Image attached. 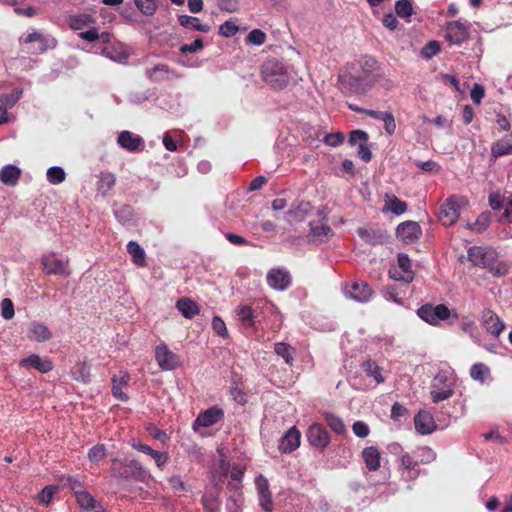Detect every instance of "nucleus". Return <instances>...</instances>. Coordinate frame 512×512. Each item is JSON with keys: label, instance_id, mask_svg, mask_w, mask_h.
Segmentation results:
<instances>
[{"label": "nucleus", "instance_id": "obj_1", "mask_svg": "<svg viewBox=\"0 0 512 512\" xmlns=\"http://www.w3.org/2000/svg\"><path fill=\"white\" fill-rule=\"evenodd\" d=\"M111 473L115 478L123 480H135L142 483H148L152 480V475L137 460H127L114 458L111 462Z\"/></svg>", "mask_w": 512, "mask_h": 512}, {"label": "nucleus", "instance_id": "obj_2", "mask_svg": "<svg viewBox=\"0 0 512 512\" xmlns=\"http://www.w3.org/2000/svg\"><path fill=\"white\" fill-rule=\"evenodd\" d=\"M261 74L263 80L274 90H283L290 80L287 67L275 58L263 63Z\"/></svg>", "mask_w": 512, "mask_h": 512}, {"label": "nucleus", "instance_id": "obj_3", "mask_svg": "<svg viewBox=\"0 0 512 512\" xmlns=\"http://www.w3.org/2000/svg\"><path fill=\"white\" fill-rule=\"evenodd\" d=\"M342 86L351 94H365L378 81V77H370L362 71L347 72L339 76Z\"/></svg>", "mask_w": 512, "mask_h": 512}, {"label": "nucleus", "instance_id": "obj_4", "mask_svg": "<svg viewBox=\"0 0 512 512\" xmlns=\"http://www.w3.org/2000/svg\"><path fill=\"white\" fill-rule=\"evenodd\" d=\"M468 260L474 265L488 269L494 275H503L506 272L504 266L495 265V253L480 246L470 247L468 250Z\"/></svg>", "mask_w": 512, "mask_h": 512}, {"label": "nucleus", "instance_id": "obj_5", "mask_svg": "<svg viewBox=\"0 0 512 512\" xmlns=\"http://www.w3.org/2000/svg\"><path fill=\"white\" fill-rule=\"evenodd\" d=\"M455 378L447 371H440L434 377L431 384V399L434 403H439L449 399L454 395Z\"/></svg>", "mask_w": 512, "mask_h": 512}, {"label": "nucleus", "instance_id": "obj_6", "mask_svg": "<svg viewBox=\"0 0 512 512\" xmlns=\"http://www.w3.org/2000/svg\"><path fill=\"white\" fill-rule=\"evenodd\" d=\"M417 315L425 322L436 326L440 321L449 319L451 311L444 304L433 305L427 303L417 310Z\"/></svg>", "mask_w": 512, "mask_h": 512}, {"label": "nucleus", "instance_id": "obj_7", "mask_svg": "<svg viewBox=\"0 0 512 512\" xmlns=\"http://www.w3.org/2000/svg\"><path fill=\"white\" fill-rule=\"evenodd\" d=\"M41 265L44 273L47 275L69 276L71 274L69 260L59 258L55 253L43 255L41 258Z\"/></svg>", "mask_w": 512, "mask_h": 512}, {"label": "nucleus", "instance_id": "obj_8", "mask_svg": "<svg viewBox=\"0 0 512 512\" xmlns=\"http://www.w3.org/2000/svg\"><path fill=\"white\" fill-rule=\"evenodd\" d=\"M460 198L457 196L449 197L440 207L439 220L443 225L450 226L454 224L460 216Z\"/></svg>", "mask_w": 512, "mask_h": 512}, {"label": "nucleus", "instance_id": "obj_9", "mask_svg": "<svg viewBox=\"0 0 512 512\" xmlns=\"http://www.w3.org/2000/svg\"><path fill=\"white\" fill-rule=\"evenodd\" d=\"M343 292L347 298L353 299L360 303H366L370 301L373 295L372 288L367 283L362 281H355L351 284H346Z\"/></svg>", "mask_w": 512, "mask_h": 512}, {"label": "nucleus", "instance_id": "obj_10", "mask_svg": "<svg viewBox=\"0 0 512 512\" xmlns=\"http://www.w3.org/2000/svg\"><path fill=\"white\" fill-rule=\"evenodd\" d=\"M469 37L468 27L460 21H450L445 28V39L454 45H461Z\"/></svg>", "mask_w": 512, "mask_h": 512}, {"label": "nucleus", "instance_id": "obj_11", "mask_svg": "<svg viewBox=\"0 0 512 512\" xmlns=\"http://www.w3.org/2000/svg\"><path fill=\"white\" fill-rule=\"evenodd\" d=\"M306 435L310 445L317 449L324 450L330 443V435L322 424L309 426Z\"/></svg>", "mask_w": 512, "mask_h": 512}, {"label": "nucleus", "instance_id": "obj_12", "mask_svg": "<svg viewBox=\"0 0 512 512\" xmlns=\"http://www.w3.org/2000/svg\"><path fill=\"white\" fill-rule=\"evenodd\" d=\"M155 359L162 370H174L180 365L179 357L166 344L156 347Z\"/></svg>", "mask_w": 512, "mask_h": 512}, {"label": "nucleus", "instance_id": "obj_13", "mask_svg": "<svg viewBox=\"0 0 512 512\" xmlns=\"http://www.w3.org/2000/svg\"><path fill=\"white\" fill-rule=\"evenodd\" d=\"M396 233L405 244H413L420 239L422 229L417 222L406 221L398 225Z\"/></svg>", "mask_w": 512, "mask_h": 512}, {"label": "nucleus", "instance_id": "obj_14", "mask_svg": "<svg viewBox=\"0 0 512 512\" xmlns=\"http://www.w3.org/2000/svg\"><path fill=\"white\" fill-rule=\"evenodd\" d=\"M223 416L224 411L221 408L212 406L199 413L193 422V429L197 431L199 427H211L218 423L223 418Z\"/></svg>", "mask_w": 512, "mask_h": 512}, {"label": "nucleus", "instance_id": "obj_15", "mask_svg": "<svg viewBox=\"0 0 512 512\" xmlns=\"http://www.w3.org/2000/svg\"><path fill=\"white\" fill-rule=\"evenodd\" d=\"M481 323L488 333L496 337H498L505 329L504 322L493 310L489 308L482 311Z\"/></svg>", "mask_w": 512, "mask_h": 512}, {"label": "nucleus", "instance_id": "obj_16", "mask_svg": "<svg viewBox=\"0 0 512 512\" xmlns=\"http://www.w3.org/2000/svg\"><path fill=\"white\" fill-rule=\"evenodd\" d=\"M267 283L277 290H285L291 284L290 273L285 268H273L267 273Z\"/></svg>", "mask_w": 512, "mask_h": 512}, {"label": "nucleus", "instance_id": "obj_17", "mask_svg": "<svg viewBox=\"0 0 512 512\" xmlns=\"http://www.w3.org/2000/svg\"><path fill=\"white\" fill-rule=\"evenodd\" d=\"M19 366L25 369H36L40 373H48L53 369V362L45 357L41 358L38 354H30L19 362Z\"/></svg>", "mask_w": 512, "mask_h": 512}, {"label": "nucleus", "instance_id": "obj_18", "mask_svg": "<svg viewBox=\"0 0 512 512\" xmlns=\"http://www.w3.org/2000/svg\"><path fill=\"white\" fill-rule=\"evenodd\" d=\"M301 433L294 426L280 439L278 449L282 453H292L300 446Z\"/></svg>", "mask_w": 512, "mask_h": 512}, {"label": "nucleus", "instance_id": "obj_19", "mask_svg": "<svg viewBox=\"0 0 512 512\" xmlns=\"http://www.w3.org/2000/svg\"><path fill=\"white\" fill-rule=\"evenodd\" d=\"M117 143L129 152L140 151L144 147L143 139L130 131H122L117 138Z\"/></svg>", "mask_w": 512, "mask_h": 512}, {"label": "nucleus", "instance_id": "obj_20", "mask_svg": "<svg viewBox=\"0 0 512 512\" xmlns=\"http://www.w3.org/2000/svg\"><path fill=\"white\" fill-rule=\"evenodd\" d=\"M53 337L51 330L43 323L33 321L28 328L27 338L30 341L43 343L49 341Z\"/></svg>", "mask_w": 512, "mask_h": 512}, {"label": "nucleus", "instance_id": "obj_21", "mask_svg": "<svg viewBox=\"0 0 512 512\" xmlns=\"http://www.w3.org/2000/svg\"><path fill=\"white\" fill-rule=\"evenodd\" d=\"M236 315L243 327L254 328L259 317L258 307L253 308L250 305H241L236 309Z\"/></svg>", "mask_w": 512, "mask_h": 512}, {"label": "nucleus", "instance_id": "obj_22", "mask_svg": "<svg viewBox=\"0 0 512 512\" xmlns=\"http://www.w3.org/2000/svg\"><path fill=\"white\" fill-rule=\"evenodd\" d=\"M97 19L94 15L88 13H77L68 16L67 23L72 30H83L95 25Z\"/></svg>", "mask_w": 512, "mask_h": 512}, {"label": "nucleus", "instance_id": "obj_23", "mask_svg": "<svg viewBox=\"0 0 512 512\" xmlns=\"http://www.w3.org/2000/svg\"><path fill=\"white\" fill-rule=\"evenodd\" d=\"M130 381V375L127 372L120 371L117 375L112 377V395L123 401H128L129 397L122 391V387L126 386Z\"/></svg>", "mask_w": 512, "mask_h": 512}, {"label": "nucleus", "instance_id": "obj_24", "mask_svg": "<svg viewBox=\"0 0 512 512\" xmlns=\"http://www.w3.org/2000/svg\"><path fill=\"white\" fill-rule=\"evenodd\" d=\"M362 458L366 468L371 471H377L381 466V452L375 446H368L362 451Z\"/></svg>", "mask_w": 512, "mask_h": 512}, {"label": "nucleus", "instance_id": "obj_25", "mask_svg": "<svg viewBox=\"0 0 512 512\" xmlns=\"http://www.w3.org/2000/svg\"><path fill=\"white\" fill-rule=\"evenodd\" d=\"M415 429L417 432L425 435L435 430L433 416L427 411H420L414 418Z\"/></svg>", "mask_w": 512, "mask_h": 512}, {"label": "nucleus", "instance_id": "obj_26", "mask_svg": "<svg viewBox=\"0 0 512 512\" xmlns=\"http://www.w3.org/2000/svg\"><path fill=\"white\" fill-rule=\"evenodd\" d=\"M512 154V134L505 135L491 145V155L499 158Z\"/></svg>", "mask_w": 512, "mask_h": 512}, {"label": "nucleus", "instance_id": "obj_27", "mask_svg": "<svg viewBox=\"0 0 512 512\" xmlns=\"http://www.w3.org/2000/svg\"><path fill=\"white\" fill-rule=\"evenodd\" d=\"M398 266L404 272L403 276H397L396 272L390 271V277L395 280H403L406 283H409L413 280V273L411 271V261L407 254L400 253L397 258Z\"/></svg>", "mask_w": 512, "mask_h": 512}, {"label": "nucleus", "instance_id": "obj_28", "mask_svg": "<svg viewBox=\"0 0 512 512\" xmlns=\"http://www.w3.org/2000/svg\"><path fill=\"white\" fill-rule=\"evenodd\" d=\"M176 308L186 319H192L200 313L197 303L190 298H181L176 302Z\"/></svg>", "mask_w": 512, "mask_h": 512}, {"label": "nucleus", "instance_id": "obj_29", "mask_svg": "<svg viewBox=\"0 0 512 512\" xmlns=\"http://www.w3.org/2000/svg\"><path fill=\"white\" fill-rule=\"evenodd\" d=\"M21 171L17 166L6 165L0 171V180L3 184L15 186L20 178Z\"/></svg>", "mask_w": 512, "mask_h": 512}, {"label": "nucleus", "instance_id": "obj_30", "mask_svg": "<svg viewBox=\"0 0 512 512\" xmlns=\"http://www.w3.org/2000/svg\"><path fill=\"white\" fill-rule=\"evenodd\" d=\"M75 496L77 503L82 509V512H87V510L100 507V504L96 501V499L85 490L75 491Z\"/></svg>", "mask_w": 512, "mask_h": 512}, {"label": "nucleus", "instance_id": "obj_31", "mask_svg": "<svg viewBox=\"0 0 512 512\" xmlns=\"http://www.w3.org/2000/svg\"><path fill=\"white\" fill-rule=\"evenodd\" d=\"M178 21L180 25L185 28L200 31L203 33H208L211 29L210 25L200 23L199 18L193 16L180 15Z\"/></svg>", "mask_w": 512, "mask_h": 512}, {"label": "nucleus", "instance_id": "obj_32", "mask_svg": "<svg viewBox=\"0 0 512 512\" xmlns=\"http://www.w3.org/2000/svg\"><path fill=\"white\" fill-rule=\"evenodd\" d=\"M361 367L366 375L373 378L377 384L383 383L385 381L382 375V368L375 361H364Z\"/></svg>", "mask_w": 512, "mask_h": 512}, {"label": "nucleus", "instance_id": "obj_33", "mask_svg": "<svg viewBox=\"0 0 512 512\" xmlns=\"http://www.w3.org/2000/svg\"><path fill=\"white\" fill-rule=\"evenodd\" d=\"M145 74L153 82H162L168 79L169 67L166 64H157L147 68Z\"/></svg>", "mask_w": 512, "mask_h": 512}, {"label": "nucleus", "instance_id": "obj_34", "mask_svg": "<svg viewBox=\"0 0 512 512\" xmlns=\"http://www.w3.org/2000/svg\"><path fill=\"white\" fill-rule=\"evenodd\" d=\"M127 251L132 256L134 264L140 267L146 266V258L144 249L135 241L127 244Z\"/></svg>", "mask_w": 512, "mask_h": 512}, {"label": "nucleus", "instance_id": "obj_35", "mask_svg": "<svg viewBox=\"0 0 512 512\" xmlns=\"http://www.w3.org/2000/svg\"><path fill=\"white\" fill-rule=\"evenodd\" d=\"M116 183V177L111 172H102L99 175V180L97 183V190L102 194V196H105L115 185Z\"/></svg>", "mask_w": 512, "mask_h": 512}, {"label": "nucleus", "instance_id": "obj_36", "mask_svg": "<svg viewBox=\"0 0 512 512\" xmlns=\"http://www.w3.org/2000/svg\"><path fill=\"white\" fill-rule=\"evenodd\" d=\"M324 419L329 428L336 434L344 435L347 432L346 426L339 416L327 412L324 414Z\"/></svg>", "mask_w": 512, "mask_h": 512}, {"label": "nucleus", "instance_id": "obj_37", "mask_svg": "<svg viewBox=\"0 0 512 512\" xmlns=\"http://www.w3.org/2000/svg\"><path fill=\"white\" fill-rule=\"evenodd\" d=\"M274 352L278 356L282 357L286 364H288L289 366L293 365V363H294V357H293L294 348L290 344L284 343V342H277L274 345Z\"/></svg>", "mask_w": 512, "mask_h": 512}, {"label": "nucleus", "instance_id": "obj_38", "mask_svg": "<svg viewBox=\"0 0 512 512\" xmlns=\"http://www.w3.org/2000/svg\"><path fill=\"white\" fill-rule=\"evenodd\" d=\"M385 209L396 215H401L407 210V203L397 198L395 195H386Z\"/></svg>", "mask_w": 512, "mask_h": 512}, {"label": "nucleus", "instance_id": "obj_39", "mask_svg": "<svg viewBox=\"0 0 512 512\" xmlns=\"http://www.w3.org/2000/svg\"><path fill=\"white\" fill-rule=\"evenodd\" d=\"M71 374L77 382L88 383L90 381V367L85 361L77 363L73 367Z\"/></svg>", "mask_w": 512, "mask_h": 512}, {"label": "nucleus", "instance_id": "obj_40", "mask_svg": "<svg viewBox=\"0 0 512 512\" xmlns=\"http://www.w3.org/2000/svg\"><path fill=\"white\" fill-rule=\"evenodd\" d=\"M401 466L409 473V478L414 479L419 475V463L411 455L405 453L400 458Z\"/></svg>", "mask_w": 512, "mask_h": 512}, {"label": "nucleus", "instance_id": "obj_41", "mask_svg": "<svg viewBox=\"0 0 512 512\" xmlns=\"http://www.w3.org/2000/svg\"><path fill=\"white\" fill-rule=\"evenodd\" d=\"M360 69L370 77H377L375 72L379 69V62L372 56H363L360 61Z\"/></svg>", "mask_w": 512, "mask_h": 512}, {"label": "nucleus", "instance_id": "obj_42", "mask_svg": "<svg viewBox=\"0 0 512 512\" xmlns=\"http://www.w3.org/2000/svg\"><path fill=\"white\" fill-rule=\"evenodd\" d=\"M500 221L506 225L502 231L503 237L505 239L512 238V201L506 205Z\"/></svg>", "mask_w": 512, "mask_h": 512}, {"label": "nucleus", "instance_id": "obj_43", "mask_svg": "<svg viewBox=\"0 0 512 512\" xmlns=\"http://www.w3.org/2000/svg\"><path fill=\"white\" fill-rule=\"evenodd\" d=\"M134 4L145 16H153L158 9L157 0H134Z\"/></svg>", "mask_w": 512, "mask_h": 512}, {"label": "nucleus", "instance_id": "obj_44", "mask_svg": "<svg viewBox=\"0 0 512 512\" xmlns=\"http://www.w3.org/2000/svg\"><path fill=\"white\" fill-rule=\"evenodd\" d=\"M395 12L400 18H408L414 14L412 2L410 0H398L395 3Z\"/></svg>", "mask_w": 512, "mask_h": 512}, {"label": "nucleus", "instance_id": "obj_45", "mask_svg": "<svg viewBox=\"0 0 512 512\" xmlns=\"http://www.w3.org/2000/svg\"><path fill=\"white\" fill-rule=\"evenodd\" d=\"M490 375V369L483 363H476L470 369L472 379L483 382Z\"/></svg>", "mask_w": 512, "mask_h": 512}, {"label": "nucleus", "instance_id": "obj_46", "mask_svg": "<svg viewBox=\"0 0 512 512\" xmlns=\"http://www.w3.org/2000/svg\"><path fill=\"white\" fill-rule=\"evenodd\" d=\"M47 179L51 184H60L66 178L65 171L59 166L50 167L46 173Z\"/></svg>", "mask_w": 512, "mask_h": 512}, {"label": "nucleus", "instance_id": "obj_47", "mask_svg": "<svg viewBox=\"0 0 512 512\" xmlns=\"http://www.w3.org/2000/svg\"><path fill=\"white\" fill-rule=\"evenodd\" d=\"M311 210V205L309 202H301L298 205L294 206L288 211V214L294 219L300 221L304 219V217Z\"/></svg>", "mask_w": 512, "mask_h": 512}, {"label": "nucleus", "instance_id": "obj_48", "mask_svg": "<svg viewBox=\"0 0 512 512\" xmlns=\"http://www.w3.org/2000/svg\"><path fill=\"white\" fill-rule=\"evenodd\" d=\"M106 457V448L103 444H97L89 449L88 459L92 463H98Z\"/></svg>", "mask_w": 512, "mask_h": 512}, {"label": "nucleus", "instance_id": "obj_49", "mask_svg": "<svg viewBox=\"0 0 512 512\" xmlns=\"http://www.w3.org/2000/svg\"><path fill=\"white\" fill-rule=\"evenodd\" d=\"M22 90H15L10 94H1L0 99L2 100L4 106L8 110V108L13 107L21 98Z\"/></svg>", "mask_w": 512, "mask_h": 512}, {"label": "nucleus", "instance_id": "obj_50", "mask_svg": "<svg viewBox=\"0 0 512 512\" xmlns=\"http://www.w3.org/2000/svg\"><path fill=\"white\" fill-rule=\"evenodd\" d=\"M369 139L368 134L363 130H353L349 134L348 142L350 145L354 146L358 144V146L364 142H367Z\"/></svg>", "mask_w": 512, "mask_h": 512}, {"label": "nucleus", "instance_id": "obj_51", "mask_svg": "<svg viewBox=\"0 0 512 512\" xmlns=\"http://www.w3.org/2000/svg\"><path fill=\"white\" fill-rule=\"evenodd\" d=\"M415 165L420 168L421 170L425 171V172H430V173H439L440 170H441V166L433 161V160H428V161H415Z\"/></svg>", "mask_w": 512, "mask_h": 512}, {"label": "nucleus", "instance_id": "obj_52", "mask_svg": "<svg viewBox=\"0 0 512 512\" xmlns=\"http://www.w3.org/2000/svg\"><path fill=\"white\" fill-rule=\"evenodd\" d=\"M57 490L58 488L52 485L44 487L38 496L40 503L48 505Z\"/></svg>", "mask_w": 512, "mask_h": 512}, {"label": "nucleus", "instance_id": "obj_53", "mask_svg": "<svg viewBox=\"0 0 512 512\" xmlns=\"http://www.w3.org/2000/svg\"><path fill=\"white\" fill-rule=\"evenodd\" d=\"M352 431L359 438H366L370 434V428L364 421L354 422Z\"/></svg>", "mask_w": 512, "mask_h": 512}, {"label": "nucleus", "instance_id": "obj_54", "mask_svg": "<svg viewBox=\"0 0 512 512\" xmlns=\"http://www.w3.org/2000/svg\"><path fill=\"white\" fill-rule=\"evenodd\" d=\"M247 42L254 45H262L266 40V34L259 30H252L247 36Z\"/></svg>", "mask_w": 512, "mask_h": 512}, {"label": "nucleus", "instance_id": "obj_55", "mask_svg": "<svg viewBox=\"0 0 512 512\" xmlns=\"http://www.w3.org/2000/svg\"><path fill=\"white\" fill-rule=\"evenodd\" d=\"M345 136L342 132L329 133L324 138V143L331 147L339 146L344 142Z\"/></svg>", "mask_w": 512, "mask_h": 512}, {"label": "nucleus", "instance_id": "obj_56", "mask_svg": "<svg viewBox=\"0 0 512 512\" xmlns=\"http://www.w3.org/2000/svg\"><path fill=\"white\" fill-rule=\"evenodd\" d=\"M1 313L6 320H10L14 317V305L9 298H5L1 301Z\"/></svg>", "mask_w": 512, "mask_h": 512}, {"label": "nucleus", "instance_id": "obj_57", "mask_svg": "<svg viewBox=\"0 0 512 512\" xmlns=\"http://www.w3.org/2000/svg\"><path fill=\"white\" fill-rule=\"evenodd\" d=\"M204 46L202 38L198 37L191 44H183L180 46L179 50L181 53H195L198 50L202 49Z\"/></svg>", "mask_w": 512, "mask_h": 512}, {"label": "nucleus", "instance_id": "obj_58", "mask_svg": "<svg viewBox=\"0 0 512 512\" xmlns=\"http://www.w3.org/2000/svg\"><path fill=\"white\" fill-rule=\"evenodd\" d=\"M213 330L221 337L225 338L228 336V331L225 322L219 316H215L212 319Z\"/></svg>", "mask_w": 512, "mask_h": 512}, {"label": "nucleus", "instance_id": "obj_59", "mask_svg": "<svg viewBox=\"0 0 512 512\" xmlns=\"http://www.w3.org/2000/svg\"><path fill=\"white\" fill-rule=\"evenodd\" d=\"M311 233L313 236H316L319 238H321V237L328 238L333 234L332 229L327 224L311 226Z\"/></svg>", "mask_w": 512, "mask_h": 512}, {"label": "nucleus", "instance_id": "obj_60", "mask_svg": "<svg viewBox=\"0 0 512 512\" xmlns=\"http://www.w3.org/2000/svg\"><path fill=\"white\" fill-rule=\"evenodd\" d=\"M238 31V27L231 21H226L219 28V34L224 37L234 36Z\"/></svg>", "mask_w": 512, "mask_h": 512}, {"label": "nucleus", "instance_id": "obj_61", "mask_svg": "<svg viewBox=\"0 0 512 512\" xmlns=\"http://www.w3.org/2000/svg\"><path fill=\"white\" fill-rule=\"evenodd\" d=\"M202 501L206 512H219L220 503L214 497L203 496Z\"/></svg>", "mask_w": 512, "mask_h": 512}, {"label": "nucleus", "instance_id": "obj_62", "mask_svg": "<svg viewBox=\"0 0 512 512\" xmlns=\"http://www.w3.org/2000/svg\"><path fill=\"white\" fill-rule=\"evenodd\" d=\"M382 121L384 122V129L386 133L388 135H393L396 131V122L393 114L391 112H387Z\"/></svg>", "mask_w": 512, "mask_h": 512}, {"label": "nucleus", "instance_id": "obj_63", "mask_svg": "<svg viewBox=\"0 0 512 512\" xmlns=\"http://www.w3.org/2000/svg\"><path fill=\"white\" fill-rule=\"evenodd\" d=\"M439 52H440V45L437 41H430L429 43H427L424 46V48L422 50V54L426 58H431V57L437 55Z\"/></svg>", "mask_w": 512, "mask_h": 512}, {"label": "nucleus", "instance_id": "obj_64", "mask_svg": "<svg viewBox=\"0 0 512 512\" xmlns=\"http://www.w3.org/2000/svg\"><path fill=\"white\" fill-rule=\"evenodd\" d=\"M485 96V90L482 85L480 84H474L473 88L470 92V97L472 101L476 104H480L482 99Z\"/></svg>", "mask_w": 512, "mask_h": 512}]
</instances>
